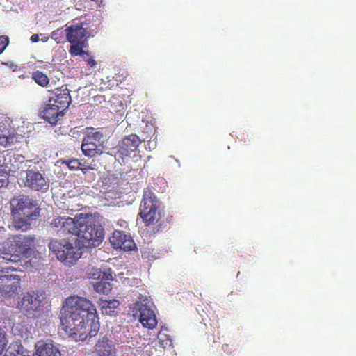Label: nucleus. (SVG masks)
Returning <instances> with one entry per match:
<instances>
[{"label": "nucleus", "instance_id": "ddd939ff", "mask_svg": "<svg viewBox=\"0 0 356 356\" xmlns=\"http://www.w3.org/2000/svg\"><path fill=\"white\" fill-rule=\"evenodd\" d=\"M24 186L35 191H46L49 188L47 179L40 172L33 170L26 171Z\"/></svg>", "mask_w": 356, "mask_h": 356}, {"label": "nucleus", "instance_id": "473e14b6", "mask_svg": "<svg viewBox=\"0 0 356 356\" xmlns=\"http://www.w3.org/2000/svg\"><path fill=\"white\" fill-rule=\"evenodd\" d=\"M94 169H95V168L91 166V165H83L82 164V165L81 166V168H79V170H81L83 174H86L89 170H94Z\"/></svg>", "mask_w": 356, "mask_h": 356}, {"label": "nucleus", "instance_id": "6ab92c4d", "mask_svg": "<svg viewBox=\"0 0 356 356\" xmlns=\"http://www.w3.org/2000/svg\"><path fill=\"white\" fill-rule=\"evenodd\" d=\"M105 145H97L95 143L82 139L81 149L83 154L88 158H95L102 155L104 152Z\"/></svg>", "mask_w": 356, "mask_h": 356}, {"label": "nucleus", "instance_id": "bb28decb", "mask_svg": "<svg viewBox=\"0 0 356 356\" xmlns=\"http://www.w3.org/2000/svg\"><path fill=\"white\" fill-rule=\"evenodd\" d=\"M63 163H65L69 169L70 170H79L81 168V166L82 165V163L81 161L77 159H70L67 161H65Z\"/></svg>", "mask_w": 356, "mask_h": 356}, {"label": "nucleus", "instance_id": "dca6fc26", "mask_svg": "<svg viewBox=\"0 0 356 356\" xmlns=\"http://www.w3.org/2000/svg\"><path fill=\"white\" fill-rule=\"evenodd\" d=\"M41 306L42 302L39 299V296L36 293H27L19 302V309L26 312L38 311Z\"/></svg>", "mask_w": 356, "mask_h": 356}, {"label": "nucleus", "instance_id": "c85d7f7f", "mask_svg": "<svg viewBox=\"0 0 356 356\" xmlns=\"http://www.w3.org/2000/svg\"><path fill=\"white\" fill-rule=\"evenodd\" d=\"M90 275H91V277H90L91 278L100 280H102V278H104L105 277H108L109 274H108L105 272H102L99 269H94L92 270V272L90 273Z\"/></svg>", "mask_w": 356, "mask_h": 356}, {"label": "nucleus", "instance_id": "7c9ffc66", "mask_svg": "<svg viewBox=\"0 0 356 356\" xmlns=\"http://www.w3.org/2000/svg\"><path fill=\"white\" fill-rule=\"evenodd\" d=\"M9 44V38L6 35H0V54L3 52Z\"/></svg>", "mask_w": 356, "mask_h": 356}, {"label": "nucleus", "instance_id": "423d86ee", "mask_svg": "<svg viewBox=\"0 0 356 356\" xmlns=\"http://www.w3.org/2000/svg\"><path fill=\"white\" fill-rule=\"evenodd\" d=\"M49 248L58 260L67 266L75 264L81 257L80 250L66 239H52Z\"/></svg>", "mask_w": 356, "mask_h": 356}, {"label": "nucleus", "instance_id": "cd10ccee", "mask_svg": "<svg viewBox=\"0 0 356 356\" xmlns=\"http://www.w3.org/2000/svg\"><path fill=\"white\" fill-rule=\"evenodd\" d=\"M8 343V339L5 332L0 327V355L3 353Z\"/></svg>", "mask_w": 356, "mask_h": 356}, {"label": "nucleus", "instance_id": "aec40b11", "mask_svg": "<svg viewBox=\"0 0 356 356\" xmlns=\"http://www.w3.org/2000/svg\"><path fill=\"white\" fill-rule=\"evenodd\" d=\"M83 138L86 142L90 141L91 143H95L97 145H104V134L97 131L92 127H87L83 130Z\"/></svg>", "mask_w": 356, "mask_h": 356}, {"label": "nucleus", "instance_id": "f704fd0d", "mask_svg": "<svg viewBox=\"0 0 356 356\" xmlns=\"http://www.w3.org/2000/svg\"><path fill=\"white\" fill-rule=\"evenodd\" d=\"M88 63L91 67H95L97 64L96 61L92 58H89Z\"/></svg>", "mask_w": 356, "mask_h": 356}, {"label": "nucleus", "instance_id": "f8f14e48", "mask_svg": "<svg viewBox=\"0 0 356 356\" xmlns=\"http://www.w3.org/2000/svg\"><path fill=\"white\" fill-rule=\"evenodd\" d=\"M110 243L114 248L124 251H131L137 249L131 236L122 231L115 230L110 237Z\"/></svg>", "mask_w": 356, "mask_h": 356}, {"label": "nucleus", "instance_id": "4468645a", "mask_svg": "<svg viewBox=\"0 0 356 356\" xmlns=\"http://www.w3.org/2000/svg\"><path fill=\"white\" fill-rule=\"evenodd\" d=\"M63 115L64 111H60L58 106L52 104L49 100L39 110V115L51 124H56Z\"/></svg>", "mask_w": 356, "mask_h": 356}, {"label": "nucleus", "instance_id": "5701e85b", "mask_svg": "<svg viewBox=\"0 0 356 356\" xmlns=\"http://www.w3.org/2000/svg\"><path fill=\"white\" fill-rule=\"evenodd\" d=\"M3 356H28V351L19 342L11 343Z\"/></svg>", "mask_w": 356, "mask_h": 356}, {"label": "nucleus", "instance_id": "2f4dec72", "mask_svg": "<svg viewBox=\"0 0 356 356\" xmlns=\"http://www.w3.org/2000/svg\"><path fill=\"white\" fill-rule=\"evenodd\" d=\"M159 342L160 346H162L163 348L171 345V340L168 339L167 337H165V339H162L160 337H159Z\"/></svg>", "mask_w": 356, "mask_h": 356}, {"label": "nucleus", "instance_id": "2eb2a0df", "mask_svg": "<svg viewBox=\"0 0 356 356\" xmlns=\"http://www.w3.org/2000/svg\"><path fill=\"white\" fill-rule=\"evenodd\" d=\"M34 356H61L59 348L51 341H39L35 346Z\"/></svg>", "mask_w": 356, "mask_h": 356}, {"label": "nucleus", "instance_id": "9b49d317", "mask_svg": "<svg viewBox=\"0 0 356 356\" xmlns=\"http://www.w3.org/2000/svg\"><path fill=\"white\" fill-rule=\"evenodd\" d=\"M140 140L136 134H130L124 137L118 144V150L115 156L124 160V157L129 156L130 154L136 150L139 146Z\"/></svg>", "mask_w": 356, "mask_h": 356}, {"label": "nucleus", "instance_id": "7ed1b4c3", "mask_svg": "<svg viewBox=\"0 0 356 356\" xmlns=\"http://www.w3.org/2000/svg\"><path fill=\"white\" fill-rule=\"evenodd\" d=\"M35 238L31 235H11L0 245V262L16 263L28 257L35 248Z\"/></svg>", "mask_w": 356, "mask_h": 356}, {"label": "nucleus", "instance_id": "6e6552de", "mask_svg": "<svg viewBox=\"0 0 356 356\" xmlns=\"http://www.w3.org/2000/svg\"><path fill=\"white\" fill-rule=\"evenodd\" d=\"M78 214L74 218L68 216H56L49 222V227L60 236L75 234Z\"/></svg>", "mask_w": 356, "mask_h": 356}, {"label": "nucleus", "instance_id": "9d476101", "mask_svg": "<svg viewBox=\"0 0 356 356\" xmlns=\"http://www.w3.org/2000/svg\"><path fill=\"white\" fill-rule=\"evenodd\" d=\"M88 24L84 22L74 23L65 29L67 40L70 43H87Z\"/></svg>", "mask_w": 356, "mask_h": 356}, {"label": "nucleus", "instance_id": "4be33fe9", "mask_svg": "<svg viewBox=\"0 0 356 356\" xmlns=\"http://www.w3.org/2000/svg\"><path fill=\"white\" fill-rule=\"evenodd\" d=\"M111 280V274L108 275V277L102 278V280L93 284L95 291L99 293L108 294L112 289L110 282Z\"/></svg>", "mask_w": 356, "mask_h": 356}, {"label": "nucleus", "instance_id": "39448f33", "mask_svg": "<svg viewBox=\"0 0 356 356\" xmlns=\"http://www.w3.org/2000/svg\"><path fill=\"white\" fill-rule=\"evenodd\" d=\"M159 207L160 202L155 194L149 189L145 190L140 204L139 215L146 225H154L159 221L161 216Z\"/></svg>", "mask_w": 356, "mask_h": 356}, {"label": "nucleus", "instance_id": "1a4fd4ad", "mask_svg": "<svg viewBox=\"0 0 356 356\" xmlns=\"http://www.w3.org/2000/svg\"><path fill=\"white\" fill-rule=\"evenodd\" d=\"M17 142V134L9 118L0 117V145L9 147Z\"/></svg>", "mask_w": 356, "mask_h": 356}, {"label": "nucleus", "instance_id": "f03ea898", "mask_svg": "<svg viewBox=\"0 0 356 356\" xmlns=\"http://www.w3.org/2000/svg\"><path fill=\"white\" fill-rule=\"evenodd\" d=\"M12 227L17 230L26 231L33 220L38 218L40 208L36 200L28 195H19L10 200Z\"/></svg>", "mask_w": 356, "mask_h": 356}, {"label": "nucleus", "instance_id": "a211bd4d", "mask_svg": "<svg viewBox=\"0 0 356 356\" xmlns=\"http://www.w3.org/2000/svg\"><path fill=\"white\" fill-rule=\"evenodd\" d=\"M140 322L149 329H153L157 325L156 315L154 311L146 305L142 304L139 307Z\"/></svg>", "mask_w": 356, "mask_h": 356}, {"label": "nucleus", "instance_id": "a878e982", "mask_svg": "<svg viewBox=\"0 0 356 356\" xmlns=\"http://www.w3.org/2000/svg\"><path fill=\"white\" fill-rule=\"evenodd\" d=\"M71 46L69 49V52L72 56H83L86 52L83 49L86 47V43L85 42H74L70 43Z\"/></svg>", "mask_w": 356, "mask_h": 356}, {"label": "nucleus", "instance_id": "c756f323", "mask_svg": "<svg viewBox=\"0 0 356 356\" xmlns=\"http://www.w3.org/2000/svg\"><path fill=\"white\" fill-rule=\"evenodd\" d=\"M51 38L54 40L58 44L61 43L63 41V31L57 29L51 32Z\"/></svg>", "mask_w": 356, "mask_h": 356}, {"label": "nucleus", "instance_id": "393cba45", "mask_svg": "<svg viewBox=\"0 0 356 356\" xmlns=\"http://www.w3.org/2000/svg\"><path fill=\"white\" fill-rule=\"evenodd\" d=\"M31 77L35 83L42 87L47 86L49 83V79L48 76L44 73L39 70L33 72Z\"/></svg>", "mask_w": 356, "mask_h": 356}, {"label": "nucleus", "instance_id": "412c9836", "mask_svg": "<svg viewBox=\"0 0 356 356\" xmlns=\"http://www.w3.org/2000/svg\"><path fill=\"white\" fill-rule=\"evenodd\" d=\"M114 345L108 339H99L95 346V356H112Z\"/></svg>", "mask_w": 356, "mask_h": 356}, {"label": "nucleus", "instance_id": "f3484780", "mask_svg": "<svg viewBox=\"0 0 356 356\" xmlns=\"http://www.w3.org/2000/svg\"><path fill=\"white\" fill-rule=\"evenodd\" d=\"M52 104L58 106L60 111H65L71 103V96L70 90L65 88L57 89L55 96L49 99Z\"/></svg>", "mask_w": 356, "mask_h": 356}, {"label": "nucleus", "instance_id": "b1692460", "mask_svg": "<svg viewBox=\"0 0 356 356\" xmlns=\"http://www.w3.org/2000/svg\"><path fill=\"white\" fill-rule=\"evenodd\" d=\"M100 300L102 313L106 315L113 316L115 309L120 305L119 301L115 299L110 300H103L101 299Z\"/></svg>", "mask_w": 356, "mask_h": 356}, {"label": "nucleus", "instance_id": "20e7f679", "mask_svg": "<svg viewBox=\"0 0 356 356\" xmlns=\"http://www.w3.org/2000/svg\"><path fill=\"white\" fill-rule=\"evenodd\" d=\"M75 236L79 241L86 248L98 246L103 241L104 229L96 224L91 216L88 214H78Z\"/></svg>", "mask_w": 356, "mask_h": 356}, {"label": "nucleus", "instance_id": "0eeeda50", "mask_svg": "<svg viewBox=\"0 0 356 356\" xmlns=\"http://www.w3.org/2000/svg\"><path fill=\"white\" fill-rule=\"evenodd\" d=\"M17 269L13 267L2 268L0 270V296L3 298H14L20 290L21 277L12 273Z\"/></svg>", "mask_w": 356, "mask_h": 356}, {"label": "nucleus", "instance_id": "72a5a7b5", "mask_svg": "<svg viewBox=\"0 0 356 356\" xmlns=\"http://www.w3.org/2000/svg\"><path fill=\"white\" fill-rule=\"evenodd\" d=\"M39 35L38 34H33L31 36V38H30V40L32 42H37L39 41Z\"/></svg>", "mask_w": 356, "mask_h": 356}, {"label": "nucleus", "instance_id": "f257e3e1", "mask_svg": "<svg viewBox=\"0 0 356 356\" xmlns=\"http://www.w3.org/2000/svg\"><path fill=\"white\" fill-rule=\"evenodd\" d=\"M60 320L63 330L79 341L96 336L100 327L97 309L92 302L76 295L63 301Z\"/></svg>", "mask_w": 356, "mask_h": 356}]
</instances>
